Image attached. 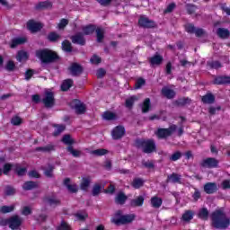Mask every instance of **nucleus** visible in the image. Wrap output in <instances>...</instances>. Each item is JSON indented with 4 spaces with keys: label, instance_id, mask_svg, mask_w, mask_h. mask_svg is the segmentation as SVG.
<instances>
[{
    "label": "nucleus",
    "instance_id": "1",
    "mask_svg": "<svg viewBox=\"0 0 230 230\" xmlns=\"http://www.w3.org/2000/svg\"><path fill=\"white\" fill-rule=\"evenodd\" d=\"M35 57L39 58L43 66H49V64H57V62H60V56H58V53L49 49L36 50Z\"/></svg>",
    "mask_w": 230,
    "mask_h": 230
},
{
    "label": "nucleus",
    "instance_id": "2",
    "mask_svg": "<svg viewBox=\"0 0 230 230\" xmlns=\"http://www.w3.org/2000/svg\"><path fill=\"white\" fill-rule=\"evenodd\" d=\"M211 221L215 229L226 230L230 226V218L222 210H215L211 214Z\"/></svg>",
    "mask_w": 230,
    "mask_h": 230
},
{
    "label": "nucleus",
    "instance_id": "3",
    "mask_svg": "<svg viewBox=\"0 0 230 230\" xmlns=\"http://www.w3.org/2000/svg\"><path fill=\"white\" fill-rule=\"evenodd\" d=\"M136 146L137 148H141L144 154H152L155 152V142L152 139L148 140H137Z\"/></svg>",
    "mask_w": 230,
    "mask_h": 230
},
{
    "label": "nucleus",
    "instance_id": "4",
    "mask_svg": "<svg viewBox=\"0 0 230 230\" xmlns=\"http://www.w3.org/2000/svg\"><path fill=\"white\" fill-rule=\"evenodd\" d=\"M177 130V125L172 124L168 128H160L155 131V136L158 139H167Z\"/></svg>",
    "mask_w": 230,
    "mask_h": 230
},
{
    "label": "nucleus",
    "instance_id": "5",
    "mask_svg": "<svg viewBox=\"0 0 230 230\" xmlns=\"http://www.w3.org/2000/svg\"><path fill=\"white\" fill-rule=\"evenodd\" d=\"M46 109L55 107V93L53 92H45V97L41 100Z\"/></svg>",
    "mask_w": 230,
    "mask_h": 230
},
{
    "label": "nucleus",
    "instance_id": "6",
    "mask_svg": "<svg viewBox=\"0 0 230 230\" xmlns=\"http://www.w3.org/2000/svg\"><path fill=\"white\" fill-rule=\"evenodd\" d=\"M134 220H136V215L134 214L121 215L116 218V225L126 226L127 224H132Z\"/></svg>",
    "mask_w": 230,
    "mask_h": 230
},
{
    "label": "nucleus",
    "instance_id": "7",
    "mask_svg": "<svg viewBox=\"0 0 230 230\" xmlns=\"http://www.w3.org/2000/svg\"><path fill=\"white\" fill-rule=\"evenodd\" d=\"M138 25L140 28H146V29H150V28H156L157 23H155L153 20H150L146 16H140L138 19Z\"/></svg>",
    "mask_w": 230,
    "mask_h": 230
},
{
    "label": "nucleus",
    "instance_id": "8",
    "mask_svg": "<svg viewBox=\"0 0 230 230\" xmlns=\"http://www.w3.org/2000/svg\"><path fill=\"white\" fill-rule=\"evenodd\" d=\"M22 225V218L17 215L9 217V227L12 230L19 229Z\"/></svg>",
    "mask_w": 230,
    "mask_h": 230
},
{
    "label": "nucleus",
    "instance_id": "9",
    "mask_svg": "<svg viewBox=\"0 0 230 230\" xmlns=\"http://www.w3.org/2000/svg\"><path fill=\"white\" fill-rule=\"evenodd\" d=\"M68 71L72 76H80L84 73V66L78 63H72L68 67Z\"/></svg>",
    "mask_w": 230,
    "mask_h": 230
},
{
    "label": "nucleus",
    "instance_id": "10",
    "mask_svg": "<svg viewBox=\"0 0 230 230\" xmlns=\"http://www.w3.org/2000/svg\"><path fill=\"white\" fill-rule=\"evenodd\" d=\"M219 161L217 158L208 157L201 163L203 168H218Z\"/></svg>",
    "mask_w": 230,
    "mask_h": 230
},
{
    "label": "nucleus",
    "instance_id": "11",
    "mask_svg": "<svg viewBox=\"0 0 230 230\" xmlns=\"http://www.w3.org/2000/svg\"><path fill=\"white\" fill-rule=\"evenodd\" d=\"M73 44H77L78 46H85L86 40L85 37H84V33L77 32L75 35L70 37Z\"/></svg>",
    "mask_w": 230,
    "mask_h": 230
},
{
    "label": "nucleus",
    "instance_id": "12",
    "mask_svg": "<svg viewBox=\"0 0 230 230\" xmlns=\"http://www.w3.org/2000/svg\"><path fill=\"white\" fill-rule=\"evenodd\" d=\"M63 186H65L68 193H78V185L76 183L71 184V178H66L63 181Z\"/></svg>",
    "mask_w": 230,
    "mask_h": 230
},
{
    "label": "nucleus",
    "instance_id": "13",
    "mask_svg": "<svg viewBox=\"0 0 230 230\" xmlns=\"http://www.w3.org/2000/svg\"><path fill=\"white\" fill-rule=\"evenodd\" d=\"M27 28L31 31V33H37L38 31H40V30L43 28L42 23L34 22L33 20H30L27 22Z\"/></svg>",
    "mask_w": 230,
    "mask_h": 230
},
{
    "label": "nucleus",
    "instance_id": "14",
    "mask_svg": "<svg viewBox=\"0 0 230 230\" xmlns=\"http://www.w3.org/2000/svg\"><path fill=\"white\" fill-rule=\"evenodd\" d=\"M203 190L207 195H213V193H217L218 191V185L215 182H207Z\"/></svg>",
    "mask_w": 230,
    "mask_h": 230
},
{
    "label": "nucleus",
    "instance_id": "15",
    "mask_svg": "<svg viewBox=\"0 0 230 230\" xmlns=\"http://www.w3.org/2000/svg\"><path fill=\"white\" fill-rule=\"evenodd\" d=\"M166 182H171L172 184H182V175L172 172L167 176Z\"/></svg>",
    "mask_w": 230,
    "mask_h": 230
},
{
    "label": "nucleus",
    "instance_id": "16",
    "mask_svg": "<svg viewBox=\"0 0 230 230\" xmlns=\"http://www.w3.org/2000/svg\"><path fill=\"white\" fill-rule=\"evenodd\" d=\"M213 84L215 85H226L227 84H230V76L218 75L214 78Z\"/></svg>",
    "mask_w": 230,
    "mask_h": 230
},
{
    "label": "nucleus",
    "instance_id": "17",
    "mask_svg": "<svg viewBox=\"0 0 230 230\" xmlns=\"http://www.w3.org/2000/svg\"><path fill=\"white\" fill-rule=\"evenodd\" d=\"M39 181H28L22 184V190L24 191H31V190L39 189Z\"/></svg>",
    "mask_w": 230,
    "mask_h": 230
},
{
    "label": "nucleus",
    "instance_id": "18",
    "mask_svg": "<svg viewBox=\"0 0 230 230\" xmlns=\"http://www.w3.org/2000/svg\"><path fill=\"white\" fill-rule=\"evenodd\" d=\"M163 60H164L163 56L156 53L149 58V63H150V66L154 67L155 66H161V64H163Z\"/></svg>",
    "mask_w": 230,
    "mask_h": 230
},
{
    "label": "nucleus",
    "instance_id": "19",
    "mask_svg": "<svg viewBox=\"0 0 230 230\" xmlns=\"http://www.w3.org/2000/svg\"><path fill=\"white\" fill-rule=\"evenodd\" d=\"M127 200H128V196L125 194L123 191H119L116 196V202L119 206H125L127 203Z\"/></svg>",
    "mask_w": 230,
    "mask_h": 230
},
{
    "label": "nucleus",
    "instance_id": "20",
    "mask_svg": "<svg viewBox=\"0 0 230 230\" xmlns=\"http://www.w3.org/2000/svg\"><path fill=\"white\" fill-rule=\"evenodd\" d=\"M91 182H92L91 176L83 177L82 181L80 183V190H82V191H88L91 186Z\"/></svg>",
    "mask_w": 230,
    "mask_h": 230
},
{
    "label": "nucleus",
    "instance_id": "21",
    "mask_svg": "<svg viewBox=\"0 0 230 230\" xmlns=\"http://www.w3.org/2000/svg\"><path fill=\"white\" fill-rule=\"evenodd\" d=\"M144 202L145 198L143 196H138L137 198L130 200L129 206H131V208H141Z\"/></svg>",
    "mask_w": 230,
    "mask_h": 230
},
{
    "label": "nucleus",
    "instance_id": "22",
    "mask_svg": "<svg viewBox=\"0 0 230 230\" xmlns=\"http://www.w3.org/2000/svg\"><path fill=\"white\" fill-rule=\"evenodd\" d=\"M53 4L47 0L43 2H40L35 5V10H48L49 8H52Z\"/></svg>",
    "mask_w": 230,
    "mask_h": 230
},
{
    "label": "nucleus",
    "instance_id": "23",
    "mask_svg": "<svg viewBox=\"0 0 230 230\" xmlns=\"http://www.w3.org/2000/svg\"><path fill=\"white\" fill-rule=\"evenodd\" d=\"M80 101H74V109L75 111V114H85V105L84 103H79Z\"/></svg>",
    "mask_w": 230,
    "mask_h": 230
},
{
    "label": "nucleus",
    "instance_id": "24",
    "mask_svg": "<svg viewBox=\"0 0 230 230\" xmlns=\"http://www.w3.org/2000/svg\"><path fill=\"white\" fill-rule=\"evenodd\" d=\"M96 25L90 23L88 25L83 26V35H93L96 31Z\"/></svg>",
    "mask_w": 230,
    "mask_h": 230
},
{
    "label": "nucleus",
    "instance_id": "25",
    "mask_svg": "<svg viewBox=\"0 0 230 230\" xmlns=\"http://www.w3.org/2000/svg\"><path fill=\"white\" fill-rule=\"evenodd\" d=\"M96 33V40L100 44L103 42V39H105V29L102 27H97L95 30Z\"/></svg>",
    "mask_w": 230,
    "mask_h": 230
},
{
    "label": "nucleus",
    "instance_id": "26",
    "mask_svg": "<svg viewBox=\"0 0 230 230\" xmlns=\"http://www.w3.org/2000/svg\"><path fill=\"white\" fill-rule=\"evenodd\" d=\"M53 127L55 128L54 132L52 133V136L54 137H58L64 130H66V125L64 124H53Z\"/></svg>",
    "mask_w": 230,
    "mask_h": 230
},
{
    "label": "nucleus",
    "instance_id": "27",
    "mask_svg": "<svg viewBox=\"0 0 230 230\" xmlns=\"http://www.w3.org/2000/svg\"><path fill=\"white\" fill-rule=\"evenodd\" d=\"M201 102L207 105L215 103V96L211 93H208L201 98Z\"/></svg>",
    "mask_w": 230,
    "mask_h": 230
},
{
    "label": "nucleus",
    "instance_id": "28",
    "mask_svg": "<svg viewBox=\"0 0 230 230\" xmlns=\"http://www.w3.org/2000/svg\"><path fill=\"white\" fill-rule=\"evenodd\" d=\"M162 94L165 96V98H167L168 100L175 98V91L168 87L162 88Z\"/></svg>",
    "mask_w": 230,
    "mask_h": 230
},
{
    "label": "nucleus",
    "instance_id": "29",
    "mask_svg": "<svg viewBox=\"0 0 230 230\" xmlns=\"http://www.w3.org/2000/svg\"><path fill=\"white\" fill-rule=\"evenodd\" d=\"M217 35L219 37V39H229L230 37L229 29L218 28L217 31Z\"/></svg>",
    "mask_w": 230,
    "mask_h": 230
},
{
    "label": "nucleus",
    "instance_id": "30",
    "mask_svg": "<svg viewBox=\"0 0 230 230\" xmlns=\"http://www.w3.org/2000/svg\"><path fill=\"white\" fill-rule=\"evenodd\" d=\"M75 217L80 222H85L89 218V214L85 210H80L75 214Z\"/></svg>",
    "mask_w": 230,
    "mask_h": 230
},
{
    "label": "nucleus",
    "instance_id": "31",
    "mask_svg": "<svg viewBox=\"0 0 230 230\" xmlns=\"http://www.w3.org/2000/svg\"><path fill=\"white\" fill-rule=\"evenodd\" d=\"M75 84V81L73 79H66L63 81L61 84V91L66 92L73 87V84Z\"/></svg>",
    "mask_w": 230,
    "mask_h": 230
},
{
    "label": "nucleus",
    "instance_id": "32",
    "mask_svg": "<svg viewBox=\"0 0 230 230\" xmlns=\"http://www.w3.org/2000/svg\"><path fill=\"white\" fill-rule=\"evenodd\" d=\"M47 39L49 42H58V40L62 39V36H60V34L57 33L56 31H51L49 33Z\"/></svg>",
    "mask_w": 230,
    "mask_h": 230
},
{
    "label": "nucleus",
    "instance_id": "33",
    "mask_svg": "<svg viewBox=\"0 0 230 230\" xmlns=\"http://www.w3.org/2000/svg\"><path fill=\"white\" fill-rule=\"evenodd\" d=\"M151 206L152 208H155V209H159L161 206H163V199L159 197H153L151 199Z\"/></svg>",
    "mask_w": 230,
    "mask_h": 230
},
{
    "label": "nucleus",
    "instance_id": "34",
    "mask_svg": "<svg viewBox=\"0 0 230 230\" xmlns=\"http://www.w3.org/2000/svg\"><path fill=\"white\" fill-rule=\"evenodd\" d=\"M45 202L49 204V206H60V199H57L56 197H46Z\"/></svg>",
    "mask_w": 230,
    "mask_h": 230
},
{
    "label": "nucleus",
    "instance_id": "35",
    "mask_svg": "<svg viewBox=\"0 0 230 230\" xmlns=\"http://www.w3.org/2000/svg\"><path fill=\"white\" fill-rule=\"evenodd\" d=\"M36 152H44V153H49L55 151V146L49 144L45 146H39L36 147Z\"/></svg>",
    "mask_w": 230,
    "mask_h": 230
},
{
    "label": "nucleus",
    "instance_id": "36",
    "mask_svg": "<svg viewBox=\"0 0 230 230\" xmlns=\"http://www.w3.org/2000/svg\"><path fill=\"white\" fill-rule=\"evenodd\" d=\"M61 141L64 145H67L68 146H73V145H75V139H73L69 134L64 135Z\"/></svg>",
    "mask_w": 230,
    "mask_h": 230
},
{
    "label": "nucleus",
    "instance_id": "37",
    "mask_svg": "<svg viewBox=\"0 0 230 230\" xmlns=\"http://www.w3.org/2000/svg\"><path fill=\"white\" fill-rule=\"evenodd\" d=\"M92 155H95L96 157H102V155H107L109 154V150L104 148L95 149L90 152Z\"/></svg>",
    "mask_w": 230,
    "mask_h": 230
},
{
    "label": "nucleus",
    "instance_id": "38",
    "mask_svg": "<svg viewBox=\"0 0 230 230\" xmlns=\"http://www.w3.org/2000/svg\"><path fill=\"white\" fill-rule=\"evenodd\" d=\"M26 172H28L26 167H20L19 164L14 165V172L18 177H24V175H26Z\"/></svg>",
    "mask_w": 230,
    "mask_h": 230
},
{
    "label": "nucleus",
    "instance_id": "39",
    "mask_svg": "<svg viewBox=\"0 0 230 230\" xmlns=\"http://www.w3.org/2000/svg\"><path fill=\"white\" fill-rule=\"evenodd\" d=\"M175 103L178 107H184V105H190L191 103V99L188 97L180 98Z\"/></svg>",
    "mask_w": 230,
    "mask_h": 230
},
{
    "label": "nucleus",
    "instance_id": "40",
    "mask_svg": "<svg viewBox=\"0 0 230 230\" xmlns=\"http://www.w3.org/2000/svg\"><path fill=\"white\" fill-rule=\"evenodd\" d=\"M61 48L63 51H66V53H71V51H73V46L71 45V41L67 40H65L62 42Z\"/></svg>",
    "mask_w": 230,
    "mask_h": 230
},
{
    "label": "nucleus",
    "instance_id": "41",
    "mask_svg": "<svg viewBox=\"0 0 230 230\" xmlns=\"http://www.w3.org/2000/svg\"><path fill=\"white\" fill-rule=\"evenodd\" d=\"M194 215L193 210H186L181 217V220H183V222H190L193 220Z\"/></svg>",
    "mask_w": 230,
    "mask_h": 230
},
{
    "label": "nucleus",
    "instance_id": "42",
    "mask_svg": "<svg viewBox=\"0 0 230 230\" xmlns=\"http://www.w3.org/2000/svg\"><path fill=\"white\" fill-rule=\"evenodd\" d=\"M198 217L200 220H208L209 218V211L208 208H203L199 210Z\"/></svg>",
    "mask_w": 230,
    "mask_h": 230
},
{
    "label": "nucleus",
    "instance_id": "43",
    "mask_svg": "<svg viewBox=\"0 0 230 230\" xmlns=\"http://www.w3.org/2000/svg\"><path fill=\"white\" fill-rule=\"evenodd\" d=\"M26 38H15L12 40L11 48H17V46H21V44H25Z\"/></svg>",
    "mask_w": 230,
    "mask_h": 230
},
{
    "label": "nucleus",
    "instance_id": "44",
    "mask_svg": "<svg viewBox=\"0 0 230 230\" xmlns=\"http://www.w3.org/2000/svg\"><path fill=\"white\" fill-rule=\"evenodd\" d=\"M125 127L117 126L116 127V139H121L126 134Z\"/></svg>",
    "mask_w": 230,
    "mask_h": 230
},
{
    "label": "nucleus",
    "instance_id": "45",
    "mask_svg": "<svg viewBox=\"0 0 230 230\" xmlns=\"http://www.w3.org/2000/svg\"><path fill=\"white\" fill-rule=\"evenodd\" d=\"M145 184V181L141 178H135L131 183L132 187L135 188V190H139Z\"/></svg>",
    "mask_w": 230,
    "mask_h": 230
},
{
    "label": "nucleus",
    "instance_id": "46",
    "mask_svg": "<svg viewBox=\"0 0 230 230\" xmlns=\"http://www.w3.org/2000/svg\"><path fill=\"white\" fill-rule=\"evenodd\" d=\"M43 170H44V175H46L49 179H52L53 171L55 170V165L49 164L48 167Z\"/></svg>",
    "mask_w": 230,
    "mask_h": 230
},
{
    "label": "nucleus",
    "instance_id": "47",
    "mask_svg": "<svg viewBox=\"0 0 230 230\" xmlns=\"http://www.w3.org/2000/svg\"><path fill=\"white\" fill-rule=\"evenodd\" d=\"M28 52L20 50L16 55V59L18 62H22V60H28Z\"/></svg>",
    "mask_w": 230,
    "mask_h": 230
},
{
    "label": "nucleus",
    "instance_id": "48",
    "mask_svg": "<svg viewBox=\"0 0 230 230\" xmlns=\"http://www.w3.org/2000/svg\"><path fill=\"white\" fill-rule=\"evenodd\" d=\"M136 102H137V96L133 95V96L129 97L128 99L126 100V107L128 109H132V107H134V103H136Z\"/></svg>",
    "mask_w": 230,
    "mask_h": 230
},
{
    "label": "nucleus",
    "instance_id": "49",
    "mask_svg": "<svg viewBox=\"0 0 230 230\" xmlns=\"http://www.w3.org/2000/svg\"><path fill=\"white\" fill-rule=\"evenodd\" d=\"M150 98H146L141 105L142 112L146 114L150 111Z\"/></svg>",
    "mask_w": 230,
    "mask_h": 230
},
{
    "label": "nucleus",
    "instance_id": "50",
    "mask_svg": "<svg viewBox=\"0 0 230 230\" xmlns=\"http://www.w3.org/2000/svg\"><path fill=\"white\" fill-rule=\"evenodd\" d=\"M66 150L71 154V155H73V157H80V155H82V151L75 150L73 148V146H68Z\"/></svg>",
    "mask_w": 230,
    "mask_h": 230
},
{
    "label": "nucleus",
    "instance_id": "51",
    "mask_svg": "<svg viewBox=\"0 0 230 230\" xmlns=\"http://www.w3.org/2000/svg\"><path fill=\"white\" fill-rule=\"evenodd\" d=\"M207 66H208L210 69H220V67H222V63L219 61H208Z\"/></svg>",
    "mask_w": 230,
    "mask_h": 230
},
{
    "label": "nucleus",
    "instance_id": "52",
    "mask_svg": "<svg viewBox=\"0 0 230 230\" xmlns=\"http://www.w3.org/2000/svg\"><path fill=\"white\" fill-rule=\"evenodd\" d=\"M102 193V185L95 183L92 190V195L93 197H98Z\"/></svg>",
    "mask_w": 230,
    "mask_h": 230
},
{
    "label": "nucleus",
    "instance_id": "53",
    "mask_svg": "<svg viewBox=\"0 0 230 230\" xmlns=\"http://www.w3.org/2000/svg\"><path fill=\"white\" fill-rule=\"evenodd\" d=\"M102 118L107 121H111L112 119H116V113L111 111H105L102 115Z\"/></svg>",
    "mask_w": 230,
    "mask_h": 230
},
{
    "label": "nucleus",
    "instance_id": "54",
    "mask_svg": "<svg viewBox=\"0 0 230 230\" xmlns=\"http://www.w3.org/2000/svg\"><path fill=\"white\" fill-rule=\"evenodd\" d=\"M185 8L187 10V13H189V15L193 14L195 12H197V5L192 4H187L185 5Z\"/></svg>",
    "mask_w": 230,
    "mask_h": 230
},
{
    "label": "nucleus",
    "instance_id": "55",
    "mask_svg": "<svg viewBox=\"0 0 230 230\" xmlns=\"http://www.w3.org/2000/svg\"><path fill=\"white\" fill-rule=\"evenodd\" d=\"M15 209L14 206H2L0 208V212L6 214V213H12Z\"/></svg>",
    "mask_w": 230,
    "mask_h": 230
},
{
    "label": "nucleus",
    "instance_id": "56",
    "mask_svg": "<svg viewBox=\"0 0 230 230\" xmlns=\"http://www.w3.org/2000/svg\"><path fill=\"white\" fill-rule=\"evenodd\" d=\"M142 165L144 166V168H148V170H152L154 168H155V165L154 164L153 161L150 160H143L142 161Z\"/></svg>",
    "mask_w": 230,
    "mask_h": 230
},
{
    "label": "nucleus",
    "instance_id": "57",
    "mask_svg": "<svg viewBox=\"0 0 230 230\" xmlns=\"http://www.w3.org/2000/svg\"><path fill=\"white\" fill-rule=\"evenodd\" d=\"M181 157H182V153H181V151H177L174 154H172L169 159L170 161H179V159H181Z\"/></svg>",
    "mask_w": 230,
    "mask_h": 230
},
{
    "label": "nucleus",
    "instance_id": "58",
    "mask_svg": "<svg viewBox=\"0 0 230 230\" xmlns=\"http://www.w3.org/2000/svg\"><path fill=\"white\" fill-rule=\"evenodd\" d=\"M196 30L197 28H195V25H193L192 23H187L185 25V31H187V33H195Z\"/></svg>",
    "mask_w": 230,
    "mask_h": 230
},
{
    "label": "nucleus",
    "instance_id": "59",
    "mask_svg": "<svg viewBox=\"0 0 230 230\" xmlns=\"http://www.w3.org/2000/svg\"><path fill=\"white\" fill-rule=\"evenodd\" d=\"M12 168H13V164H5L3 169L4 175H8V173H10V172L12 171Z\"/></svg>",
    "mask_w": 230,
    "mask_h": 230
},
{
    "label": "nucleus",
    "instance_id": "60",
    "mask_svg": "<svg viewBox=\"0 0 230 230\" xmlns=\"http://www.w3.org/2000/svg\"><path fill=\"white\" fill-rule=\"evenodd\" d=\"M5 69L9 72L15 71V63H13L12 60L8 61L5 66Z\"/></svg>",
    "mask_w": 230,
    "mask_h": 230
},
{
    "label": "nucleus",
    "instance_id": "61",
    "mask_svg": "<svg viewBox=\"0 0 230 230\" xmlns=\"http://www.w3.org/2000/svg\"><path fill=\"white\" fill-rule=\"evenodd\" d=\"M57 230H71L66 221H61V224L57 227Z\"/></svg>",
    "mask_w": 230,
    "mask_h": 230
},
{
    "label": "nucleus",
    "instance_id": "62",
    "mask_svg": "<svg viewBox=\"0 0 230 230\" xmlns=\"http://www.w3.org/2000/svg\"><path fill=\"white\" fill-rule=\"evenodd\" d=\"M90 62L92 64H95V65H98V64H102V58L96 56V55H93L91 59H90Z\"/></svg>",
    "mask_w": 230,
    "mask_h": 230
},
{
    "label": "nucleus",
    "instance_id": "63",
    "mask_svg": "<svg viewBox=\"0 0 230 230\" xmlns=\"http://www.w3.org/2000/svg\"><path fill=\"white\" fill-rule=\"evenodd\" d=\"M12 125L19 126L21 123H22V120L19 117H13L11 119Z\"/></svg>",
    "mask_w": 230,
    "mask_h": 230
},
{
    "label": "nucleus",
    "instance_id": "64",
    "mask_svg": "<svg viewBox=\"0 0 230 230\" xmlns=\"http://www.w3.org/2000/svg\"><path fill=\"white\" fill-rule=\"evenodd\" d=\"M223 190H230V180H224L221 183Z\"/></svg>",
    "mask_w": 230,
    "mask_h": 230
}]
</instances>
